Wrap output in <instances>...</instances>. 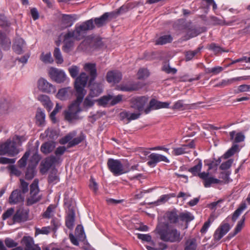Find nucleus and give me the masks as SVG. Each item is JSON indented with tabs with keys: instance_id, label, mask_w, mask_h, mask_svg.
Listing matches in <instances>:
<instances>
[{
	"instance_id": "obj_1",
	"label": "nucleus",
	"mask_w": 250,
	"mask_h": 250,
	"mask_svg": "<svg viewBox=\"0 0 250 250\" xmlns=\"http://www.w3.org/2000/svg\"><path fill=\"white\" fill-rule=\"evenodd\" d=\"M125 9L122 6L115 11L105 12L100 17L86 21L80 25H76L73 31L67 32V36L72 37L75 40L80 41L84 38L88 31L94 29L95 26L100 28L105 26L107 23L116 19L122 11L125 12Z\"/></svg>"
},
{
	"instance_id": "obj_2",
	"label": "nucleus",
	"mask_w": 250,
	"mask_h": 250,
	"mask_svg": "<svg viewBox=\"0 0 250 250\" xmlns=\"http://www.w3.org/2000/svg\"><path fill=\"white\" fill-rule=\"evenodd\" d=\"M156 230L160 239L163 241L178 243L182 239L180 231L175 228H169L168 223H165L163 226L157 227Z\"/></svg>"
},
{
	"instance_id": "obj_3",
	"label": "nucleus",
	"mask_w": 250,
	"mask_h": 250,
	"mask_svg": "<svg viewBox=\"0 0 250 250\" xmlns=\"http://www.w3.org/2000/svg\"><path fill=\"white\" fill-rule=\"evenodd\" d=\"M88 79V76L85 72H82L80 75L75 79L74 88L76 90V95L78 101H83L86 94L84 88L85 87Z\"/></svg>"
},
{
	"instance_id": "obj_4",
	"label": "nucleus",
	"mask_w": 250,
	"mask_h": 250,
	"mask_svg": "<svg viewBox=\"0 0 250 250\" xmlns=\"http://www.w3.org/2000/svg\"><path fill=\"white\" fill-rule=\"evenodd\" d=\"M83 101H78V98L69 105L68 110L64 111V118L68 122H72L73 120H79L81 119L79 113L82 110L80 105Z\"/></svg>"
},
{
	"instance_id": "obj_5",
	"label": "nucleus",
	"mask_w": 250,
	"mask_h": 250,
	"mask_svg": "<svg viewBox=\"0 0 250 250\" xmlns=\"http://www.w3.org/2000/svg\"><path fill=\"white\" fill-rule=\"evenodd\" d=\"M107 166L114 176H119L129 171V169L124 167L120 160L109 158L107 160Z\"/></svg>"
},
{
	"instance_id": "obj_6",
	"label": "nucleus",
	"mask_w": 250,
	"mask_h": 250,
	"mask_svg": "<svg viewBox=\"0 0 250 250\" xmlns=\"http://www.w3.org/2000/svg\"><path fill=\"white\" fill-rule=\"evenodd\" d=\"M39 180L37 179L34 180L30 186V196L26 200V205L32 206L40 201L42 198L39 195V188L38 186Z\"/></svg>"
},
{
	"instance_id": "obj_7",
	"label": "nucleus",
	"mask_w": 250,
	"mask_h": 250,
	"mask_svg": "<svg viewBox=\"0 0 250 250\" xmlns=\"http://www.w3.org/2000/svg\"><path fill=\"white\" fill-rule=\"evenodd\" d=\"M18 153L15 141L7 140L4 143L0 145V155L8 154L9 156H14Z\"/></svg>"
},
{
	"instance_id": "obj_8",
	"label": "nucleus",
	"mask_w": 250,
	"mask_h": 250,
	"mask_svg": "<svg viewBox=\"0 0 250 250\" xmlns=\"http://www.w3.org/2000/svg\"><path fill=\"white\" fill-rule=\"evenodd\" d=\"M18 153L15 141L7 140L4 143L0 145V155L8 154L9 156H14Z\"/></svg>"
},
{
	"instance_id": "obj_9",
	"label": "nucleus",
	"mask_w": 250,
	"mask_h": 250,
	"mask_svg": "<svg viewBox=\"0 0 250 250\" xmlns=\"http://www.w3.org/2000/svg\"><path fill=\"white\" fill-rule=\"evenodd\" d=\"M48 75L52 80L58 83H63L66 80V75L62 70L53 67L50 68Z\"/></svg>"
},
{
	"instance_id": "obj_10",
	"label": "nucleus",
	"mask_w": 250,
	"mask_h": 250,
	"mask_svg": "<svg viewBox=\"0 0 250 250\" xmlns=\"http://www.w3.org/2000/svg\"><path fill=\"white\" fill-rule=\"evenodd\" d=\"M88 46L90 48L97 49L102 48L104 46V43L101 38L97 37L91 40H84L80 45V47L83 49H88Z\"/></svg>"
},
{
	"instance_id": "obj_11",
	"label": "nucleus",
	"mask_w": 250,
	"mask_h": 250,
	"mask_svg": "<svg viewBox=\"0 0 250 250\" xmlns=\"http://www.w3.org/2000/svg\"><path fill=\"white\" fill-rule=\"evenodd\" d=\"M148 98L146 96L133 97L130 100L131 108L139 112L144 111V106L148 102Z\"/></svg>"
},
{
	"instance_id": "obj_12",
	"label": "nucleus",
	"mask_w": 250,
	"mask_h": 250,
	"mask_svg": "<svg viewBox=\"0 0 250 250\" xmlns=\"http://www.w3.org/2000/svg\"><path fill=\"white\" fill-rule=\"evenodd\" d=\"M170 103L168 102H162L155 99H152L148 105L145 109L144 113L148 114L151 110H156L163 108H168Z\"/></svg>"
},
{
	"instance_id": "obj_13",
	"label": "nucleus",
	"mask_w": 250,
	"mask_h": 250,
	"mask_svg": "<svg viewBox=\"0 0 250 250\" xmlns=\"http://www.w3.org/2000/svg\"><path fill=\"white\" fill-rule=\"evenodd\" d=\"M148 161L147 162V165L151 167H155L157 164L160 162L163 161L166 163H169V160L167 158L161 154L153 153L150 154L148 156Z\"/></svg>"
},
{
	"instance_id": "obj_14",
	"label": "nucleus",
	"mask_w": 250,
	"mask_h": 250,
	"mask_svg": "<svg viewBox=\"0 0 250 250\" xmlns=\"http://www.w3.org/2000/svg\"><path fill=\"white\" fill-rule=\"evenodd\" d=\"M38 87L43 92L50 93L55 92V87L48 82L45 79L41 78L38 81Z\"/></svg>"
},
{
	"instance_id": "obj_15",
	"label": "nucleus",
	"mask_w": 250,
	"mask_h": 250,
	"mask_svg": "<svg viewBox=\"0 0 250 250\" xmlns=\"http://www.w3.org/2000/svg\"><path fill=\"white\" fill-rule=\"evenodd\" d=\"M57 158L53 155L46 158L41 163V173L42 174L46 173L51 167L57 162Z\"/></svg>"
},
{
	"instance_id": "obj_16",
	"label": "nucleus",
	"mask_w": 250,
	"mask_h": 250,
	"mask_svg": "<svg viewBox=\"0 0 250 250\" xmlns=\"http://www.w3.org/2000/svg\"><path fill=\"white\" fill-rule=\"evenodd\" d=\"M84 70L89 75V83L93 82L97 77L96 65L94 63H86L83 66Z\"/></svg>"
},
{
	"instance_id": "obj_17",
	"label": "nucleus",
	"mask_w": 250,
	"mask_h": 250,
	"mask_svg": "<svg viewBox=\"0 0 250 250\" xmlns=\"http://www.w3.org/2000/svg\"><path fill=\"white\" fill-rule=\"evenodd\" d=\"M24 199V196L21 194V190L16 189L14 190L9 197V203L11 205L23 202Z\"/></svg>"
},
{
	"instance_id": "obj_18",
	"label": "nucleus",
	"mask_w": 250,
	"mask_h": 250,
	"mask_svg": "<svg viewBox=\"0 0 250 250\" xmlns=\"http://www.w3.org/2000/svg\"><path fill=\"white\" fill-rule=\"evenodd\" d=\"M230 229V226L228 223L222 224L215 231L213 235L215 241H219Z\"/></svg>"
},
{
	"instance_id": "obj_19",
	"label": "nucleus",
	"mask_w": 250,
	"mask_h": 250,
	"mask_svg": "<svg viewBox=\"0 0 250 250\" xmlns=\"http://www.w3.org/2000/svg\"><path fill=\"white\" fill-rule=\"evenodd\" d=\"M21 243L25 246L24 250H41L38 245L34 244V240L31 236H23Z\"/></svg>"
},
{
	"instance_id": "obj_20",
	"label": "nucleus",
	"mask_w": 250,
	"mask_h": 250,
	"mask_svg": "<svg viewBox=\"0 0 250 250\" xmlns=\"http://www.w3.org/2000/svg\"><path fill=\"white\" fill-rule=\"evenodd\" d=\"M89 87V94L93 97L99 96L103 92V86L101 83H95L94 81L91 83H88Z\"/></svg>"
},
{
	"instance_id": "obj_21",
	"label": "nucleus",
	"mask_w": 250,
	"mask_h": 250,
	"mask_svg": "<svg viewBox=\"0 0 250 250\" xmlns=\"http://www.w3.org/2000/svg\"><path fill=\"white\" fill-rule=\"evenodd\" d=\"M122 78V73L117 70L109 71L107 73L106 76V81L109 83H118Z\"/></svg>"
},
{
	"instance_id": "obj_22",
	"label": "nucleus",
	"mask_w": 250,
	"mask_h": 250,
	"mask_svg": "<svg viewBox=\"0 0 250 250\" xmlns=\"http://www.w3.org/2000/svg\"><path fill=\"white\" fill-rule=\"evenodd\" d=\"M75 213L73 207L69 205L68 212L65 218V225L69 229H73L74 225Z\"/></svg>"
},
{
	"instance_id": "obj_23",
	"label": "nucleus",
	"mask_w": 250,
	"mask_h": 250,
	"mask_svg": "<svg viewBox=\"0 0 250 250\" xmlns=\"http://www.w3.org/2000/svg\"><path fill=\"white\" fill-rule=\"evenodd\" d=\"M28 219V213L27 211L18 209L13 216V220L14 223H20L25 222Z\"/></svg>"
},
{
	"instance_id": "obj_24",
	"label": "nucleus",
	"mask_w": 250,
	"mask_h": 250,
	"mask_svg": "<svg viewBox=\"0 0 250 250\" xmlns=\"http://www.w3.org/2000/svg\"><path fill=\"white\" fill-rule=\"evenodd\" d=\"M77 19L76 15L63 14L62 18V24L64 28L71 26Z\"/></svg>"
},
{
	"instance_id": "obj_25",
	"label": "nucleus",
	"mask_w": 250,
	"mask_h": 250,
	"mask_svg": "<svg viewBox=\"0 0 250 250\" xmlns=\"http://www.w3.org/2000/svg\"><path fill=\"white\" fill-rule=\"evenodd\" d=\"M25 44V42L22 38H18L14 41L12 48L16 53L21 54L23 52V48Z\"/></svg>"
},
{
	"instance_id": "obj_26",
	"label": "nucleus",
	"mask_w": 250,
	"mask_h": 250,
	"mask_svg": "<svg viewBox=\"0 0 250 250\" xmlns=\"http://www.w3.org/2000/svg\"><path fill=\"white\" fill-rule=\"evenodd\" d=\"M178 211L176 209L167 211L166 216L168 222L171 224H176L179 222V214H178Z\"/></svg>"
},
{
	"instance_id": "obj_27",
	"label": "nucleus",
	"mask_w": 250,
	"mask_h": 250,
	"mask_svg": "<svg viewBox=\"0 0 250 250\" xmlns=\"http://www.w3.org/2000/svg\"><path fill=\"white\" fill-rule=\"evenodd\" d=\"M56 146V142L50 141L42 144L41 147V151L44 154L52 152Z\"/></svg>"
},
{
	"instance_id": "obj_28",
	"label": "nucleus",
	"mask_w": 250,
	"mask_h": 250,
	"mask_svg": "<svg viewBox=\"0 0 250 250\" xmlns=\"http://www.w3.org/2000/svg\"><path fill=\"white\" fill-rule=\"evenodd\" d=\"M72 37H68L67 33L64 36V45L62 46V50L68 53L74 46V40Z\"/></svg>"
},
{
	"instance_id": "obj_29",
	"label": "nucleus",
	"mask_w": 250,
	"mask_h": 250,
	"mask_svg": "<svg viewBox=\"0 0 250 250\" xmlns=\"http://www.w3.org/2000/svg\"><path fill=\"white\" fill-rule=\"evenodd\" d=\"M0 45L4 50L9 49L11 45V41L3 33H0Z\"/></svg>"
},
{
	"instance_id": "obj_30",
	"label": "nucleus",
	"mask_w": 250,
	"mask_h": 250,
	"mask_svg": "<svg viewBox=\"0 0 250 250\" xmlns=\"http://www.w3.org/2000/svg\"><path fill=\"white\" fill-rule=\"evenodd\" d=\"M38 100L42 103L48 111H50L52 108L53 104L48 96L43 94L40 95L38 97Z\"/></svg>"
},
{
	"instance_id": "obj_31",
	"label": "nucleus",
	"mask_w": 250,
	"mask_h": 250,
	"mask_svg": "<svg viewBox=\"0 0 250 250\" xmlns=\"http://www.w3.org/2000/svg\"><path fill=\"white\" fill-rule=\"evenodd\" d=\"M36 165L29 164L25 171V178L26 180L32 179L36 174Z\"/></svg>"
},
{
	"instance_id": "obj_32",
	"label": "nucleus",
	"mask_w": 250,
	"mask_h": 250,
	"mask_svg": "<svg viewBox=\"0 0 250 250\" xmlns=\"http://www.w3.org/2000/svg\"><path fill=\"white\" fill-rule=\"evenodd\" d=\"M197 248V244L195 238H189L185 242L184 250H196Z\"/></svg>"
},
{
	"instance_id": "obj_33",
	"label": "nucleus",
	"mask_w": 250,
	"mask_h": 250,
	"mask_svg": "<svg viewBox=\"0 0 250 250\" xmlns=\"http://www.w3.org/2000/svg\"><path fill=\"white\" fill-rule=\"evenodd\" d=\"M45 118V115L44 112L41 108H38L36 114V124L39 126L44 125Z\"/></svg>"
},
{
	"instance_id": "obj_34",
	"label": "nucleus",
	"mask_w": 250,
	"mask_h": 250,
	"mask_svg": "<svg viewBox=\"0 0 250 250\" xmlns=\"http://www.w3.org/2000/svg\"><path fill=\"white\" fill-rule=\"evenodd\" d=\"M172 37L170 35H165L160 37L155 41L156 45H163L172 41Z\"/></svg>"
},
{
	"instance_id": "obj_35",
	"label": "nucleus",
	"mask_w": 250,
	"mask_h": 250,
	"mask_svg": "<svg viewBox=\"0 0 250 250\" xmlns=\"http://www.w3.org/2000/svg\"><path fill=\"white\" fill-rule=\"evenodd\" d=\"M70 87H65L60 89L57 94L58 98L61 100H64L69 96L68 93H71Z\"/></svg>"
},
{
	"instance_id": "obj_36",
	"label": "nucleus",
	"mask_w": 250,
	"mask_h": 250,
	"mask_svg": "<svg viewBox=\"0 0 250 250\" xmlns=\"http://www.w3.org/2000/svg\"><path fill=\"white\" fill-rule=\"evenodd\" d=\"M75 234L78 240L80 241H84L86 239V236L83 228L82 225H78L75 229Z\"/></svg>"
},
{
	"instance_id": "obj_37",
	"label": "nucleus",
	"mask_w": 250,
	"mask_h": 250,
	"mask_svg": "<svg viewBox=\"0 0 250 250\" xmlns=\"http://www.w3.org/2000/svg\"><path fill=\"white\" fill-rule=\"evenodd\" d=\"M57 170L53 169L49 173L48 177V182L49 184L54 185L60 181L59 177L57 175Z\"/></svg>"
},
{
	"instance_id": "obj_38",
	"label": "nucleus",
	"mask_w": 250,
	"mask_h": 250,
	"mask_svg": "<svg viewBox=\"0 0 250 250\" xmlns=\"http://www.w3.org/2000/svg\"><path fill=\"white\" fill-rule=\"evenodd\" d=\"M112 96L111 95H107L101 97L100 98L95 100L100 106L105 107L107 104L112 99Z\"/></svg>"
},
{
	"instance_id": "obj_39",
	"label": "nucleus",
	"mask_w": 250,
	"mask_h": 250,
	"mask_svg": "<svg viewBox=\"0 0 250 250\" xmlns=\"http://www.w3.org/2000/svg\"><path fill=\"white\" fill-rule=\"evenodd\" d=\"M179 219L182 221L186 222L188 224L194 219V217L190 212H181L179 214Z\"/></svg>"
},
{
	"instance_id": "obj_40",
	"label": "nucleus",
	"mask_w": 250,
	"mask_h": 250,
	"mask_svg": "<svg viewBox=\"0 0 250 250\" xmlns=\"http://www.w3.org/2000/svg\"><path fill=\"white\" fill-rule=\"evenodd\" d=\"M239 150V146L237 144H233L232 146L224 154V158L228 159L233 156Z\"/></svg>"
},
{
	"instance_id": "obj_41",
	"label": "nucleus",
	"mask_w": 250,
	"mask_h": 250,
	"mask_svg": "<svg viewBox=\"0 0 250 250\" xmlns=\"http://www.w3.org/2000/svg\"><path fill=\"white\" fill-rule=\"evenodd\" d=\"M202 163L201 160H199L197 165L188 169V171L192 173L193 176H198L201 170Z\"/></svg>"
},
{
	"instance_id": "obj_42",
	"label": "nucleus",
	"mask_w": 250,
	"mask_h": 250,
	"mask_svg": "<svg viewBox=\"0 0 250 250\" xmlns=\"http://www.w3.org/2000/svg\"><path fill=\"white\" fill-rule=\"evenodd\" d=\"M246 208V205L244 203L234 212L232 216V221L234 222L237 219L238 217L241 214L242 212Z\"/></svg>"
},
{
	"instance_id": "obj_43",
	"label": "nucleus",
	"mask_w": 250,
	"mask_h": 250,
	"mask_svg": "<svg viewBox=\"0 0 250 250\" xmlns=\"http://www.w3.org/2000/svg\"><path fill=\"white\" fill-rule=\"evenodd\" d=\"M202 46L198 47L196 49L193 51H188L186 54V60L187 61H190L198 53H199L201 50L202 49Z\"/></svg>"
},
{
	"instance_id": "obj_44",
	"label": "nucleus",
	"mask_w": 250,
	"mask_h": 250,
	"mask_svg": "<svg viewBox=\"0 0 250 250\" xmlns=\"http://www.w3.org/2000/svg\"><path fill=\"white\" fill-rule=\"evenodd\" d=\"M53 56L57 63L61 64L63 62V59L59 47L55 48L53 52Z\"/></svg>"
},
{
	"instance_id": "obj_45",
	"label": "nucleus",
	"mask_w": 250,
	"mask_h": 250,
	"mask_svg": "<svg viewBox=\"0 0 250 250\" xmlns=\"http://www.w3.org/2000/svg\"><path fill=\"white\" fill-rule=\"evenodd\" d=\"M80 67L77 65H72L68 69L71 77L73 78H76L80 72Z\"/></svg>"
},
{
	"instance_id": "obj_46",
	"label": "nucleus",
	"mask_w": 250,
	"mask_h": 250,
	"mask_svg": "<svg viewBox=\"0 0 250 250\" xmlns=\"http://www.w3.org/2000/svg\"><path fill=\"white\" fill-rule=\"evenodd\" d=\"M208 49L209 50L212 51L215 54L228 51L224 50L223 48H222L220 46L217 45L215 43H210L209 45Z\"/></svg>"
},
{
	"instance_id": "obj_47",
	"label": "nucleus",
	"mask_w": 250,
	"mask_h": 250,
	"mask_svg": "<svg viewBox=\"0 0 250 250\" xmlns=\"http://www.w3.org/2000/svg\"><path fill=\"white\" fill-rule=\"evenodd\" d=\"M93 98L88 94V95L84 99L83 105L85 108H90L93 106L94 104L95 100H93L92 98Z\"/></svg>"
},
{
	"instance_id": "obj_48",
	"label": "nucleus",
	"mask_w": 250,
	"mask_h": 250,
	"mask_svg": "<svg viewBox=\"0 0 250 250\" xmlns=\"http://www.w3.org/2000/svg\"><path fill=\"white\" fill-rule=\"evenodd\" d=\"M84 137L83 134L78 137L74 138L73 140H71V141L69 142L67 145V147H71L79 144L84 140Z\"/></svg>"
},
{
	"instance_id": "obj_49",
	"label": "nucleus",
	"mask_w": 250,
	"mask_h": 250,
	"mask_svg": "<svg viewBox=\"0 0 250 250\" xmlns=\"http://www.w3.org/2000/svg\"><path fill=\"white\" fill-rule=\"evenodd\" d=\"M246 219L245 215H243L241 218V219L238 222L235 229L234 230V232H233L232 235H236L238 232H239L243 227L244 225V222Z\"/></svg>"
},
{
	"instance_id": "obj_50",
	"label": "nucleus",
	"mask_w": 250,
	"mask_h": 250,
	"mask_svg": "<svg viewBox=\"0 0 250 250\" xmlns=\"http://www.w3.org/2000/svg\"><path fill=\"white\" fill-rule=\"evenodd\" d=\"M235 82H236L235 78H233L228 80H223L221 82L217 83L216 86L224 87L230 85Z\"/></svg>"
},
{
	"instance_id": "obj_51",
	"label": "nucleus",
	"mask_w": 250,
	"mask_h": 250,
	"mask_svg": "<svg viewBox=\"0 0 250 250\" xmlns=\"http://www.w3.org/2000/svg\"><path fill=\"white\" fill-rule=\"evenodd\" d=\"M144 56L146 60L152 61L158 59L159 55L157 52H145L144 53Z\"/></svg>"
},
{
	"instance_id": "obj_52",
	"label": "nucleus",
	"mask_w": 250,
	"mask_h": 250,
	"mask_svg": "<svg viewBox=\"0 0 250 250\" xmlns=\"http://www.w3.org/2000/svg\"><path fill=\"white\" fill-rule=\"evenodd\" d=\"M220 183L221 180L218 179L213 177H208L204 181V185L206 188H208L210 187L212 184H219Z\"/></svg>"
},
{
	"instance_id": "obj_53",
	"label": "nucleus",
	"mask_w": 250,
	"mask_h": 250,
	"mask_svg": "<svg viewBox=\"0 0 250 250\" xmlns=\"http://www.w3.org/2000/svg\"><path fill=\"white\" fill-rule=\"evenodd\" d=\"M11 22L3 14H0V26L2 27H9Z\"/></svg>"
},
{
	"instance_id": "obj_54",
	"label": "nucleus",
	"mask_w": 250,
	"mask_h": 250,
	"mask_svg": "<svg viewBox=\"0 0 250 250\" xmlns=\"http://www.w3.org/2000/svg\"><path fill=\"white\" fill-rule=\"evenodd\" d=\"M119 88H120V90H121V91H123L131 92V91H133L136 90L137 89V86H136L135 85H132V84H131V85L125 84V85H120L119 86Z\"/></svg>"
},
{
	"instance_id": "obj_55",
	"label": "nucleus",
	"mask_w": 250,
	"mask_h": 250,
	"mask_svg": "<svg viewBox=\"0 0 250 250\" xmlns=\"http://www.w3.org/2000/svg\"><path fill=\"white\" fill-rule=\"evenodd\" d=\"M231 172L229 171H225L221 172L219 175V178L223 180L221 182H223L224 183H228L229 182V175Z\"/></svg>"
},
{
	"instance_id": "obj_56",
	"label": "nucleus",
	"mask_w": 250,
	"mask_h": 250,
	"mask_svg": "<svg viewBox=\"0 0 250 250\" xmlns=\"http://www.w3.org/2000/svg\"><path fill=\"white\" fill-rule=\"evenodd\" d=\"M20 190H21V192L22 194H25L27 193L28 190V183L25 182L23 179H20Z\"/></svg>"
},
{
	"instance_id": "obj_57",
	"label": "nucleus",
	"mask_w": 250,
	"mask_h": 250,
	"mask_svg": "<svg viewBox=\"0 0 250 250\" xmlns=\"http://www.w3.org/2000/svg\"><path fill=\"white\" fill-rule=\"evenodd\" d=\"M137 76L138 79H144L149 76L148 71L145 68L140 69L137 73Z\"/></svg>"
},
{
	"instance_id": "obj_58",
	"label": "nucleus",
	"mask_w": 250,
	"mask_h": 250,
	"mask_svg": "<svg viewBox=\"0 0 250 250\" xmlns=\"http://www.w3.org/2000/svg\"><path fill=\"white\" fill-rule=\"evenodd\" d=\"M46 136L48 137L50 139H54L58 137V133L56 130L53 129L48 128L44 132Z\"/></svg>"
},
{
	"instance_id": "obj_59",
	"label": "nucleus",
	"mask_w": 250,
	"mask_h": 250,
	"mask_svg": "<svg viewBox=\"0 0 250 250\" xmlns=\"http://www.w3.org/2000/svg\"><path fill=\"white\" fill-rule=\"evenodd\" d=\"M4 243L7 247L9 248H12L16 247L18 245V243L15 242L13 239L7 237L4 240Z\"/></svg>"
},
{
	"instance_id": "obj_60",
	"label": "nucleus",
	"mask_w": 250,
	"mask_h": 250,
	"mask_svg": "<svg viewBox=\"0 0 250 250\" xmlns=\"http://www.w3.org/2000/svg\"><path fill=\"white\" fill-rule=\"evenodd\" d=\"M123 95L119 94L115 96H113L112 99L110 100V105L111 106L115 105L122 102L123 100Z\"/></svg>"
},
{
	"instance_id": "obj_61",
	"label": "nucleus",
	"mask_w": 250,
	"mask_h": 250,
	"mask_svg": "<svg viewBox=\"0 0 250 250\" xmlns=\"http://www.w3.org/2000/svg\"><path fill=\"white\" fill-rule=\"evenodd\" d=\"M188 104H185L183 100H179L175 102L173 104L172 108L173 109H181L184 110L185 109V106Z\"/></svg>"
},
{
	"instance_id": "obj_62",
	"label": "nucleus",
	"mask_w": 250,
	"mask_h": 250,
	"mask_svg": "<svg viewBox=\"0 0 250 250\" xmlns=\"http://www.w3.org/2000/svg\"><path fill=\"white\" fill-rule=\"evenodd\" d=\"M7 168L10 170L11 175L19 177L21 174V171L19 170L15 165H10L8 166Z\"/></svg>"
},
{
	"instance_id": "obj_63",
	"label": "nucleus",
	"mask_w": 250,
	"mask_h": 250,
	"mask_svg": "<svg viewBox=\"0 0 250 250\" xmlns=\"http://www.w3.org/2000/svg\"><path fill=\"white\" fill-rule=\"evenodd\" d=\"M55 208V205L52 204L50 205L47 207L46 211L43 213L42 216L45 218H50L51 217V214Z\"/></svg>"
},
{
	"instance_id": "obj_64",
	"label": "nucleus",
	"mask_w": 250,
	"mask_h": 250,
	"mask_svg": "<svg viewBox=\"0 0 250 250\" xmlns=\"http://www.w3.org/2000/svg\"><path fill=\"white\" fill-rule=\"evenodd\" d=\"M162 70L167 74H174L177 72V69L174 68H171L169 64H165L163 65Z\"/></svg>"
}]
</instances>
